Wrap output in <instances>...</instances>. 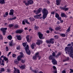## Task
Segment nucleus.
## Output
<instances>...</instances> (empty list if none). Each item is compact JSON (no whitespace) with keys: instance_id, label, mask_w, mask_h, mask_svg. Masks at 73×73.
Instances as JSON below:
<instances>
[{"instance_id":"35","label":"nucleus","mask_w":73,"mask_h":73,"mask_svg":"<svg viewBox=\"0 0 73 73\" xmlns=\"http://www.w3.org/2000/svg\"><path fill=\"white\" fill-rule=\"evenodd\" d=\"M55 17L57 18L59 17V15L57 13H56Z\"/></svg>"},{"instance_id":"56","label":"nucleus","mask_w":73,"mask_h":73,"mask_svg":"<svg viewBox=\"0 0 73 73\" xmlns=\"http://www.w3.org/2000/svg\"><path fill=\"white\" fill-rule=\"evenodd\" d=\"M2 60V59L0 58V65L1 64V60Z\"/></svg>"},{"instance_id":"2","label":"nucleus","mask_w":73,"mask_h":73,"mask_svg":"<svg viewBox=\"0 0 73 73\" xmlns=\"http://www.w3.org/2000/svg\"><path fill=\"white\" fill-rule=\"evenodd\" d=\"M42 13H43L42 19L44 20L46 17V16L48 14V11L46 9L44 8L42 10Z\"/></svg>"},{"instance_id":"43","label":"nucleus","mask_w":73,"mask_h":73,"mask_svg":"<svg viewBox=\"0 0 73 73\" xmlns=\"http://www.w3.org/2000/svg\"><path fill=\"white\" fill-rule=\"evenodd\" d=\"M46 42L48 44H50V40H46Z\"/></svg>"},{"instance_id":"33","label":"nucleus","mask_w":73,"mask_h":73,"mask_svg":"<svg viewBox=\"0 0 73 73\" xmlns=\"http://www.w3.org/2000/svg\"><path fill=\"white\" fill-rule=\"evenodd\" d=\"M16 19V17H15L14 18H10L9 19V20H15V19Z\"/></svg>"},{"instance_id":"14","label":"nucleus","mask_w":73,"mask_h":73,"mask_svg":"<svg viewBox=\"0 0 73 73\" xmlns=\"http://www.w3.org/2000/svg\"><path fill=\"white\" fill-rule=\"evenodd\" d=\"M69 55L70 57L72 58L73 59V50L70 52Z\"/></svg>"},{"instance_id":"62","label":"nucleus","mask_w":73,"mask_h":73,"mask_svg":"<svg viewBox=\"0 0 73 73\" xmlns=\"http://www.w3.org/2000/svg\"><path fill=\"white\" fill-rule=\"evenodd\" d=\"M46 32L47 33H49V31L47 30L46 31Z\"/></svg>"},{"instance_id":"8","label":"nucleus","mask_w":73,"mask_h":73,"mask_svg":"<svg viewBox=\"0 0 73 73\" xmlns=\"http://www.w3.org/2000/svg\"><path fill=\"white\" fill-rule=\"evenodd\" d=\"M23 57H24V56L23 55L19 56L17 57V60L19 61L21 60V58H23Z\"/></svg>"},{"instance_id":"45","label":"nucleus","mask_w":73,"mask_h":73,"mask_svg":"<svg viewBox=\"0 0 73 73\" xmlns=\"http://www.w3.org/2000/svg\"><path fill=\"white\" fill-rule=\"evenodd\" d=\"M9 45H10V46H12V42H10Z\"/></svg>"},{"instance_id":"22","label":"nucleus","mask_w":73,"mask_h":73,"mask_svg":"<svg viewBox=\"0 0 73 73\" xmlns=\"http://www.w3.org/2000/svg\"><path fill=\"white\" fill-rule=\"evenodd\" d=\"M0 4H5V0H0Z\"/></svg>"},{"instance_id":"44","label":"nucleus","mask_w":73,"mask_h":73,"mask_svg":"<svg viewBox=\"0 0 73 73\" xmlns=\"http://www.w3.org/2000/svg\"><path fill=\"white\" fill-rule=\"evenodd\" d=\"M3 38V36H2V35H1L0 34V40H2Z\"/></svg>"},{"instance_id":"51","label":"nucleus","mask_w":73,"mask_h":73,"mask_svg":"<svg viewBox=\"0 0 73 73\" xmlns=\"http://www.w3.org/2000/svg\"><path fill=\"white\" fill-rule=\"evenodd\" d=\"M1 70V71L2 72H4V69L3 68H1V70Z\"/></svg>"},{"instance_id":"41","label":"nucleus","mask_w":73,"mask_h":73,"mask_svg":"<svg viewBox=\"0 0 73 73\" xmlns=\"http://www.w3.org/2000/svg\"><path fill=\"white\" fill-rule=\"evenodd\" d=\"M12 57L14 58H16V55L15 54H13L12 55Z\"/></svg>"},{"instance_id":"3","label":"nucleus","mask_w":73,"mask_h":73,"mask_svg":"<svg viewBox=\"0 0 73 73\" xmlns=\"http://www.w3.org/2000/svg\"><path fill=\"white\" fill-rule=\"evenodd\" d=\"M73 50V48L72 46H71L70 47H66L65 48V50L66 52H68V53H70Z\"/></svg>"},{"instance_id":"28","label":"nucleus","mask_w":73,"mask_h":73,"mask_svg":"<svg viewBox=\"0 0 73 73\" xmlns=\"http://www.w3.org/2000/svg\"><path fill=\"white\" fill-rule=\"evenodd\" d=\"M53 52V53L52 54V55H50V56H52L53 57H56V53L54 52Z\"/></svg>"},{"instance_id":"26","label":"nucleus","mask_w":73,"mask_h":73,"mask_svg":"<svg viewBox=\"0 0 73 73\" xmlns=\"http://www.w3.org/2000/svg\"><path fill=\"white\" fill-rule=\"evenodd\" d=\"M29 19L30 20V21H33L35 20V19L34 18L32 17H30L29 18Z\"/></svg>"},{"instance_id":"49","label":"nucleus","mask_w":73,"mask_h":73,"mask_svg":"<svg viewBox=\"0 0 73 73\" xmlns=\"http://www.w3.org/2000/svg\"><path fill=\"white\" fill-rule=\"evenodd\" d=\"M14 27L15 28H19V26L17 25H15L14 26Z\"/></svg>"},{"instance_id":"52","label":"nucleus","mask_w":73,"mask_h":73,"mask_svg":"<svg viewBox=\"0 0 73 73\" xmlns=\"http://www.w3.org/2000/svg\"><path fill=\"white\" fill-rule=\"evenodd\" d=\"M20 46H19L18 47H17V50H19V49H20Z\"/></svg>"},{"instance_id":"6","label":"nucleus","mask_w":73,"mask_h":73,"mask_svg":"<svg viewBox=\"0 0 73 73\" xmlns=\"http://www.w3.org/2000/svg\"><path fill=\"white\" fill-rule=\"evenodd\" d=\"M25 49L26 50V52L27 54L30 55L31 53V51L29 50V46L28 45H27L26 47L25 48Z\"/></svg>"},{"instance_id":"21","label":"nucleus","mask_w":73,"mask_h":73,"mask_svg":"<svg viewBox=\"0 0 73 73\" xmlns=\"http://www.w3.org/2000/svg\"><path fill=\"white\" fill-rule=\"evenodd\" d=\"M56 4L57 5H60V0H56Z\"/></svg>"},{"instance_id":"58","label":"nucleus","mask_w":73,"mask_h":73,"mask_svg":"<svg viewBox=\"0 0 73 73\" xmlns=\"http://www.w3.org/2000/svg\"><path fill=\"white\" fill-rule=\"evenodd\" d=\"M50 30V31H53V29H52L51 28H50L49 29Z\"/></svg>"},{"instance_id":"59","label":"nucleus","mask_w":73,"mask_h":73,"mask_svg":"<svg viewBox=\"0 0 73 73\" xmlns=\"http://www.w3.org/2000/svg\"><path fill=\"white\" fill-rule=\"evenodd\" d=\"M1 65H2L3 66H4L5 64L4 63H1Z\"/></svg>"},{"instance_id":"32","label":"nucleus","mask_w":73,"mask_h":73,"mask_svg":"<svg viewBox=\"0 0 73 73\" xmlns=\"http://www.w3.org/2000/svg\"><path fill=\"white\" fill-rule=\"evenodd\" d=\"M17 38L18 40H21V36H17Z\"/></svg>"},{"instance_id":"39","label":"nucleus","mask_w":73,"mask_h":73,"mask_svg":"<svg viewBox=\"0 0 73 73\" xmlns=\"http://www.w3.org/2000/svg\"><path fill=\"white\" fill-rule=\"evenodd\" d=\"M69 10V8H64V11H67Z\"/></svg>"},{"instance_id":"48","label":"nucleus","mask_w":73,"mask_h":73,"mask_svg":"<svg viewBox=\"0 0 73 73\" xmlns=\"http://www.w3.org/2000/svg\"><path fill=\"white\" fill-rule=\"evenodd\" d=\"M60 36H62V37H64V34H60Z\"/></svg>"},{"instance_id":"40","label":"nucleus","mask_w":73,"mask_h":73,"mask_svg":"<svg viewBox=\"0 0 73 73\" xmlns=\"http://www.w3.org/2000/svg\"><path fill=\"white\" fill-rule=\"evenodd\" d=\"M34 17L35 19H38V15L34 16Z\"/></svg>"},{"instance_id":"55","label":"nucleus","mask_w":73,"mask_h":73,"mask_svg":"<svg viewBox=\"0 0 73 73\" xmlns=\"http://www.w3.org/2000/svg\"><path fill=\"white\" fill-rule=\"evenodd\" d=\"M11 53V52H9L8 54V55H7V56H9V55H10Z\"/></svg>"},{"instance_id":"5","label":"nucleus","mask_w":73,"mask_h":73,"mask_svg":"<svg viewBox=\"0 0 73 73\" xmlns=\"http://www.w3.org/2000/svg\"><path fill=\"white\" fill-rule=\"evenodd\" d=\"M23 3H25V5H26V6H28L29 4L30 5H32V4H33V1H30L29 0L26 2L25 1H23Z\"/></svg>"},{"instance_id":"63","label":"nucleus","mask_w":73,"mask_h":73,"mask_svg":"<svg viewBox=\"0 0 73 73\" xmlns=\"http://www.w3.org/2000/svg\"><path fill=\"white\" fill-rule=\"evenodd\" d=\"M70 45H71V44H69L67 45V46H70Z\"/></svg>"},{"instance_id":"60","label":"nucleus","mask_w":73,"mask_h":73,"mask_svg":"<svg viewBox=\"0 0 73 73\" xmlns=\"http://www.w3.org/2000/svg\"><path fill=\"white\" fill-rule=\"evenodd\" d=\"M69 60V58H68L67 60H64V61H67V60Z\"/></svg>"},{"instance_id":"9","label":"nucleus","mask_w":73,"mask_h":73,"mask_svg":"<svg viewBox=\"0 0 73 73\" xmlns=\"http://www.w3.org/2000/svg\"><path fill=\"white\" fill-rule=\"evenodd\" d=\"M14 73H17V72L18 73H20V70H19L16 68L15 67H14Z\"/></svg>"},{"instance_id":"10","label":"nucleus","mask_w":73,"mask_h":73,"mask_svg":"<svg viewBox=\"0 0 73 73\" xmlns=\"http://www.w3.org/2000/svg\"><path fill=\"white\" fill-rule=\"evenodd\" d=\"M53 69L54 70L52 72L53 73H57V69H56V67L54 66H53Z\"/></svg>"},{"instance_id":"42","label":"nucleus","mask_w":73,"mask_h":73,"mask_svg":"<svg viewBox=\"0 0 73 73\" xmlns=\"http://www.w3.org/2000/svg\"><path fill=\"white\" fill-rule=\"evenodd\" d=\"M70 73H73V70L71 69V68H70Z\"/></svg>"},{"instance_id":"7","label":"nucleus","mask_w":73,"mask_h":73,"mask_svg":"<svg viewBox=\"0 0 73 73\" xmlns=\"http://www.w3.org/2000/svg\"><path fill=\"white\" fill-rule=\"evenodd\" d=\"M7 30V28H1L0 30L2 32V33L3 35H5L6 33V30Z\"/></svg>"},{"instance_id":"29","label":"nucleus","mask_w":73,"mask_h":73,"mask_svg":"<svg viewBox=\"0 0 73 73\" xmlns=\"http://www.w3.org/2000/svg\"><path fill=\"white\" fill-rule=\"evenodd\" d=\"M19 67L21 69H24L25 68V66H19Z\"/></svg>"},{"instance_id":"11","label":"nucleus","mask_w":73,"mask_h":73,"mask_svg":"<svg viewBox=\"0 0 73 73\" xmlns=\"http://www.w3.org/2000/svg\"><path fill=\"white\" fill-rule=\"evenodd\" d=\"M42 41L40 40H38L37 42H36V44L38 45H40V44H42Z\"/></svg>"},{"instance_id":"47","label":"nucleus","mask_w":73,"mask_h":73,"mask_svg":"<svg viewBox=\"0 0 73 73\" xmlns=\"http://www.w3.org/2000/svg\"><path fill=\"white\" fill-rule=\"evenodd\" d=\"M57 19H58V20H60V21H61V18L60 17H59Z\"/></svg>"},{"instance_id":"25","label":"nucleus","mask_w":73,"mask_h":73,"mask_svg":"<svg viewBox=\"0 0 73 73\" xmlns=\"http://www.w3.org/2000/svg\"><path fill=\"white\" fill-rule=\"evenodd\" d=\"M61 54V52H58V54L55 56V57H58L59 56H60Z\"/></svg>"},{"instance_id":"31","label":"nucleus","mask_w":73,"mask_h":73,"mask_svg":"<svg viewBox=\"0 0 73 73\" xmlns=\"http://www.w3.org/2000/svg\"><path fill=\"white\" fill-rule=\"evenodd\" d=\"M34 28L35 30H37L38 29L39 27H38V26H37L36 25H35Z\"/></svg>"},{"instance_id":"16","label":"nucleus","mask_w":73,"mask_h":73,"mask_svg":"<svg viewBox=\"0 0 73 73\" xmlns=\"http://www.w3.org/2000/svg\"><path fill=\"white\" fill-rule=\"evenodd\" d=\"M31 46L32 49H34L35 46H36V44L35 43H33L32 45H31Z\"/></svg>"},{"instance_id":"50","label":"nucleus","mask_w":73,"mask_h":73,"mask_svg":"<svg viewBox=\"0 0 73 73\" xmlns=\"http://www.w3.org/2000/svg\"><path fill=\"white\" fill-rule=\"evenodd\" d=\"M9 49L8 48V47H6V50L7 52L8 50Z\"/></svg>"},{"instance_id":"34","label":"nucleus","mask_w":73,"mask_h":73,"mask_svg":"<svg viewBox=\"0 0 73 73\" xmlns=\"http://www.w3.org/2000/svg\"><path fill=\"white\" fill-rule=\"evenodd\" d=\"M3 59L5 61H8V59L5 56H4L3 58Z\"/></svg>"},{"instance_id":"12","label":"nucleus","mask_w":73,"mask_h":73,"mask_svg":"<svg viewBox=\"0 0 73 73\" xmlns=\"http://www.w3.org/2000/svg\"><path fill=\"white\" fill-rule=\"evenodd\" d=\"M23 31L22 30H19L16 31V33H21Z\"/></svg>"},{"instance_id":"23","label":"nucleus","mask_w":73,"mask_h":73,"mask_svg":"<svg viewBox=\"0 0 73 73\" xmlns=\"http://www.w3.org/2000/svg\"><path fill=\"white\" fill-rule=\"evenodd\" d=\"M54 38H51V39H50V44H53V43H54Z\"/></svg>"},{"instance_id":"38","label":"nucleus","mask_w":73,"mask_h":73,"mask_svg":"<svg viewBox=\"0 0 73 73\" xmlns=\"http://www.w3.org/2000/svg\"><path fill=\"white\" fill-rule=\"evenodd\" d=\"M61 13V16L62 17H64V13Z\"/></svg>"},{"instance_id":"20","label":"nucleus","mask_w":73,"mask_h":73,"mask_svg":"<svg viewBox=\"0 0 73 73\" xmlns=\"http://www.w3.org/2000/svg\"><path fill=\"white\" fill-rule=\"evenodd\" d=\"M10 12L9 13L10 15H13V12H14V11L13 10L11 9L10 11Z\"/></svg>"},{"instance_id":"15","label":"nucleus","mask_w":73,"mask_h":73,"mask_svg":"<svg viewBox=\"0 0 73 73\" xmlns=\"http://www.w3.org/2000/svg\"><path fill=\"white\" fill-rule=\"evenodd\" d=\"M38 34L39 35V38H40V39H42V37L43 35L40 33H38Z\"/></svg>"},{"instance_id":"57","label":"nucleus","mask_w":73,"mask_h":73,"mask_svg":"<svg viewBox=\"0 0 73 73\" xmlns=\"http://www.w3.org/2000/svg\"><path fill=\"white\" fill-rule=\"evenodd\" d=\"M5 15H6V16H8V12H6L5 13Z\"/></svg>"},{"instance_id":"30","label":"nucleus","mask_w":73,"mask_h":73,"mask_svg":"<svg viewBox=\"0 0 73 73\" xmlns=\"http://www.w3.org/2000/svg\"><path fill=\"white\" fill-rule=\"evenodd\" d=\"M19 61L18 60H15L14 62V63L16 64H18L19 63Z\"/></svg>"},{"instance_id":"46","label":"nucleus","mask_w":73,"mask_h":73,"mask_svg":"<svg viewBox=\"0 0 73 73\" xmlns=\"http://www.w3.org/2000/svg\"><path fill=\"white\" fill-rule=\"evenodd\" d=\"M26 45H27V44L26 43H23V46H26Z\"/></svg>"},{"instance_id":"37","label":"nucleus","mask_w":73,"mask_h":73,"mask_svg":"<svg viewBox=\"0 0 73 73\" xmlns=\"http://www.w3.org/2000/svg\"><path fill=\"white\" fill-rule=\"evenodd\" d=\"M58 36L57 35H55L54 36V38L55 39H57V38H58Z\"/></svg>"},{"instance_id":"24","label":"nucleus","mask_w":73,"mask_h":73,"mask_svg":"<svg viewBox=\"0 0 73 73\" xmlns=\"http://www.w3.org/2000/svg\"><path fill=\"white\" fill-rule=\"evenodd\" d=\"M7 38L9 40H11L12 38V36L11 35H9L7 37Z\"/></svg>"},{"instance_id":"19","label":"nucleus","mask_w":73,"mask_h":73,"mask_svg":"<svg viewBox=\"0 0 73 73\" xmlns=\"http://www.w3.org/2000/svg\"><path fill=\"white\" fill-rule=\"evenodd\" d=\"M29 35H28L26 36V38L27 40V42H30L31 41V40H29Z\"/></svg>"},{"instance_id":"36","label":"nucleus","mask_w":73,"mask_h":73,"mask_svg":"<svg viewBox=\"0 0 73 73\" xmlns=\"http://www.w3.org/2000/svg\"><path fill=\"white\" fill-rule=\"evenodd\" d=\"M9 28H11L12 27H13V24H10L9 25Z\"/></svg>"},{"instance_id":"1","label":"nucleus","mask_w":73,"mask_h":73,"mask_svg":"<svg viewBox=\"0 0 73 73\" xmlns=\"http://www.w3.org/2000/svg\"><path fill=\"white\" fill-rule=\"evenodd\" d=\"M49 59L50 60H52V62L53 65H57V61L55 59L54 57H53L52 55H50L48 57Z\"/></svg>"},{"instance_id":"27","label":"nucleus","mask_w":73,"mask_h":73,"mask_svg":"<svg viewBox=\"0 0 73 73\" xmlns=\"http://www.w3.org/2000/svg\"><path fill=\"white\" fill-rule=\"evenodd\" d=\"M25 21L26 23H27V24H29V25H30V24H31V23L28 22V21L27 19H25Z\"/></svg>"},{"instance_id":"61","label":"nucleus","mask_w":73,"mask_h":73,"mask_svg":"<svg viewBox=\"0 0 73 73\" xmlns=\"http://www.w3.org/2000/svg\"><path fill=\"white\" fill-rule=\"evenodd\" d=\"M21 61H22V63H24V62H25V61L23 60H21Z\"/></svg>"},{"instance_id":"54","label":"nucleus","mask_w":73,"mask_h":73,"mask_svg":"<svg viewBox=\"0 0 73 73\" xmlns=\"http://www.w3.org/2000/svg\"><path fill=\"white\" fill-rule=\"evenodd\" d=\"M60 8L61 9H62V10H64V7H60Z\"/></svg>"},{"instance_id":"13","label":"nucleus","mask_w":73,"mask_h":73,"mask_svg":"<svg viewBox=\"0 0 73 73\" xmlns=\"http://www.w3.org/2000/svg\"><path fill=\"white\" fill-rule=\"evenodd\" d=\"M56 31H59L60 29H61V26L59 25H58L57 27H56L55 29Z\"/></svg>"},{"instance_id":"18","label":"nucleus","mask_w":73,"mask_h":73,"mask_svg":"<svg viewBox=\"0 0 73 73\" xmlns=\"http://www.w3.org/2000/svg\"><path fill=\"white\" fill-rule=\"evenodd\" d=\"M38 68L35 69L34 70H32V72H34L35 73H37L38 72Z\"/></svg>"},{"instance_id":"64","label":"nucleus","mask_w":73,"mask_h":73,"mask_svg":"<svg viewBox=\"0 0 73 73\" xmlns=\"http://www.w3.org/2000/svg\"><path fill=\"white\" fill-rule=\"evenodd\" d=\"M51 14H52V15H54V12H52L51 13Z\"/></svg>"},{"instance_id":"4","label":"nucleus","mask_w":73,"mask_h":73,"mask_svg":"<svg viewBox=\"0 0 73 73\" xmlns=\"http://www.w3.org/2000/svg\"><path fill=\"white\" fill-rule=\"evenodd\" d=\"M37 57H38V60H40L41 58V56H39V53L38 52L36 53L35 55L33 57V60H37Z\"/></svg>"},{"instance_id":"53","label":"nucleus","mask_w":73,"mask_h":73,"mask_svg":"<svg viewBox=\"0 0 73 73\" xmlns=\"http://www.w3.org/2000/svg\"><path fill=\"white\" fill-rule=\"evenodd\" d=\"M22 24L23 25H25V24L24 21H23Z\"/></svg>"},{"instance_id":"17","label":"nucleus","mask_w":73,"mask_h":73,"mask_svg":"<svg viewBox=\"0 0 73 73\" xmlns=\"http://www.w3.org/2000/svg\"><path fill=\"white\" fill-rule=\"evenodd\" d=\"M42 10V9L41 8L39 9L38 11L36 12V15H38V13H40V11H41Z\"/></svg>"}]
</instances>
